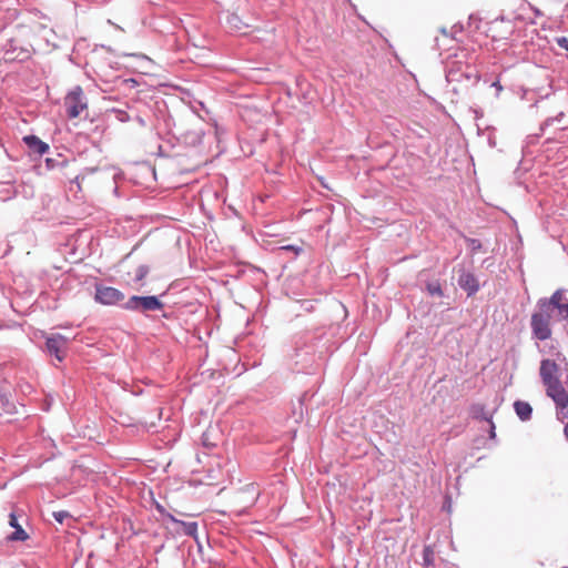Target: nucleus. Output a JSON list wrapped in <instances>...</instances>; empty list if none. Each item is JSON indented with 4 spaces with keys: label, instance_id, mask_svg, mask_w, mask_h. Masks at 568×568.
<instances>
[{
    "label": "nucleus",
    "instance_id": "obj_20",
    "mask_svg": "<svg viewBox=\"0 0 568 568\" xmlns=\"http://www.w3.org/2000/svg\"><path fill=\"white\" fill-rule=\"evenodd\" d=\"M556 42L561 49L568 51V38L559 37L556 39Z\"/></svg>",
    "mask_w": 568,
    "mask_h": 568
},
{
    "label": "nucleus",
    "instance_id": "obj_17",
    "mask_svg": "<svg viewBox=\"0 0 568 568\" xmlns=\"http://www.w3.org/2000/svg\"><path fill=\"white\" fill-rule=\"evenodd\" d=\"M148 273H149V267L146 265H140L134 271V277H133L134 282L135 283L142 282L146 277Z\"/></svg>",
    "mask_w": 568,
    "mask_h": 568
},
{
    "label": "nucleus",
    "instance_id": "obj_23",
    "mask_svg": "<svg viewBox=\"0 0 568 568\" xmlns=\"http://www.w3.org/2000/svg\"><path fill=\"white\" fill-rule=\"evenodd\" d=\"M564 434H565L566 439L568 440V422L566 423V425L564 427Z\"/></svg>",
    "mask_w": 568,
    "mask_h": 568
},
{
    "label": "nucleus",
    "instance_id": "obj_4",
    "mask_svg": "<svg viewBox=\"0 0 568 568\" xmlns=\"http://www.w3.org/2000/svg\"><path fill=\"white\" fill-rule=\"evenodd\" d=\"M64 106L70 119L81 115L87 110L88 103L80 87L75 88L64 98Z\"/></svg>",
    "mask_w": 568,
    "mask_h": 568
},
{
    "label": "nucleus",
    "instance_id": "obj_21",
    "mask_svg": "<svg viewBox=\"0 0 568 568\" xmlns=\"http://www.w3.org/2000/svg\"><path fill=\"white\" fill-rule=\"evenodd\" d=\"M9 524L13 528H17V526H20L18 524L17 517H16V515L13 513H11L10 516H9Z\"/></svg>",
    "mask_w": 568,
    "mask_h": 568
},
{
    "label": "nucleus",
    "instance_id": "obj_1",
    "mask_svg": "<svg viewBox=\"0 0 568 568\" xmlns=\"http://www.w3.org/2000/svg\"><path fill=\"white\" fill-rule=\"evenodd\" d=\"M550 349L554 351L552 355L555 358L554 359H550V358L542 359L540 362V367H539L540 378L542 381V384L546 387L547 395L557 389L562 388V385L558 377L559 369H560L558 362H560V363L566 362V357L560 351L556 349V347H554V346H551Z\"/></svg>",
    "mask_w": 568,
    "mask_h": 568
},
{
    "label": "nucleus",
    "instance_id": "obj_8",
    "mask_svg": "<svg viewBox=\"0 0 568 568\" xmlns=\"http://www.w3.org/2000/svg\"><path fill=\"white\" fill-rule=\"evenodd\" d=\"M68 339L62 335H52L47 338V348L51 355H54L59 362H62L67 355Z\"/></svg>",
    "mask_w": 568,
    "mask_h": 568
},
{
    "label": "nucleus",
    "instance_id": "obj_15",
    "mask_svg": "<svg viewBox=\"0 0 568 568\" xmlns=\"http://www.w3.org/2000/svg\"><path fill=\"white\" fill-rule=\"evenodd\" d=\"M29 538V535L21 526H17L16 530L8 536V540L10 541H24Z\"/></svg>",
    "mask_w": 568,
    "mask_h": 568
},
{
    "label": "nucleus",
    "instance_id": "obj_11",
    "mask_svg": "<svg viewBox=\"0 0 568 568\" xmlns=\"http://www.w3.org/2000/svg\"><path fill=\"white\" fill-rule=\"evenodd\" d=\"M459 285L463 288L468 290L469 294L477 292L479 288L477 280L471 274H463L459 277Z\"/></svg>",
    "mask_w": 568,
    "mask_h": 568
},
{
    "label": "nucleus",
    "instance_id": "obj_6",
    "mask_svg": "<svg viewBox=\"0 0 568 568\" xmlns=\"http://www.w3.org/2000/svg\"><path fill=\"white\" fill-rule=\"evenodd\" d=\"M130 310L158 311L163 304L156 296H132L125 304Z\"/></svg>",
    "mask_w": 568,
    "mask_h": 568
},
{
    "label": "nucleus",
    "instance_id": "obj_19",
    "mask_svg": "<svg viewBox=\"0 0 568 568\" xmlns=\"http://www.w3.org/2000/svg\"><path fill=\"white\" fill-rule=\"evenodd\" d=\"M53 517L57 521L62 524L65 518L70 517V514L65 510H60V511H54Z\"/></svg>",
    "mask_w": 568,
    "mask_h": 568
},
{
    "label": "nucleus",
    "instance_id": "obj_24",
    "mask_svg": "<svg viewBox=\"0 0 568 568\" xmlns=\"http://www.w3.org/2000/svg\"><path fill=\"white\" fill-rule=\"evenodd\" d=\"M494 87L498 88V89H501V85L497 84V83H494Z\"/></svg>",
    "mask_w": 568,
    "mask_h": 568
},
{
    "label": "nucleus",
    "instance_id": "obj_7",
    "mask_svg": "<svg viewBox=\"0 0 568 568\" xmlns=\"http://www.w3.org/2000/svg\"><path fill=\"white\" fill-rule=\"evenodd\" d=\"M547 396H549L556 404L557 418L561 422L566 419L568 420V393L566 389L562 387Z\"/></svg>",
    "mask_w": 568,
    "mask_h": 568
},
{
    "label": "nucleus",
    "instance_id": "obj_16",
    "mask_svg": "<svg viewBox=\"0 0 568 568\" xmlns=\"http://www.w3.org/2000/svg\"><path fill=\"white\" fill-rule=\"evenodd\" d=\"M434 556H435V554H434V550L432 549V547H429V546L424 547L423 560H424V565L426 567L434 565Z\"/></svg>",
    "mask_w": 568,
    "mask_h": 568
},
{
    "label": "nucleus",
    "instance_id": "obj_5",
    "mask_svg": "<svg viewBox=\"0 0 568 568\" xmlns=\"http://www.w3.org/2000/svg\"><path fill=\"white\" fill-rule=\"evenodd\" d=\"M95 301L102 305H118L124 301V294L114 287L97 286Z\"/></svg>",
    "mask_w": 568,
    "mask_h": 568
},
{
    "label": "nucleus",
    "instance_id": "obj_12",
    "mask_svg": "<svg viewBox=\"0 0 568 568\" xmlns=\"http://www.w3.org/2000/svg\"><path fill=\"white\" fill-rule=\"evenodd\" d=\"M514 408L521 420H528L531 417L532 408L529 403L517 400L514 404Z\"/></svg>",
    "mask_w": 568,
    "mask_h": 568
},
{
    "label": "nucleus",
    "instance_id": "obj_25",
    "mask_svg": "<svg viewBox=\"0 0 568 568\" xmlns=\"http://www.w3.org/2000/svg\"><path fill=\"white\" fill-rule=\"evenodd\" d=\"M494 87L498 88V89H501V85L497 84V83H494Z\"/></svg>",
    "mask_w": 568,
    "mask_h": 568
},
{
    "label": "nucleus",
    "instance_id": "obj_18",
    "mask_svg": "<svg viewBox=\"0 0 568 568\" xmlns=\"http://www.w3.org/2000/svg\"><path fill=\"white\" fill-rule=\"evenodd\" d=\"M427 291L430 295H437V296H443V290L440 287V284L435 282V283H429L427 285Z\"/></svg>",
    "mask_w": 568,
    "mask_h": 568
},
{
    "label": "nucleus",
    "instance_id": "obj_14",
    "mask_svg": "<svg viewBox=\"0 0 568 568\" xmlns=\"http://www.w3.org/2000/svg\"><path fill=\"white\" fill-rule=\"evenodd\" d=\"M215 434H216L215 429L207 428L202 435L203 446H205L207 448L216 447L217 443L215 440L216 439Z\"/></svg>",
    "mask_w": 568,
    "mask_h": 568
},
{
    "label": "nucleus",
    "instance_id": "obj_3",
    "mask_svg": "<svg viewBox=\"0 0 568 568\" xmlns=\"http://www.w3.org/2000/svg\"><path fill=\"white\" fill-rule=\"evenodd\" d=\"M514 30L515 28L510 20L500 18L488 22L486 28V34L493 41L497 42L509 39L514 33Z\"/></svg>",
    "mask_w": 568,
    "mask_h": 568
},
{
    "label": "nucleus",
    "instance_id": "obj_9",
    "mask_svg": "<svg viewBox=\"0 0 568 568\" xmlns=\"http://www.w3.org/2000/svg\"><path fill=\"white\" fill-rule=\"evenodd\" d=\"M564 293L561 290H557L550 298H540L537 303V306H541L542 308L552 313L555 308L561 312V307L565 306L566 303H562Z\"/></svg>",
    "mask_w": 568,
    "mask_h": 568
},
{
    "label": "nucleus",
    "instance_id": "obj_10",
    "mask_svg": "<svg viewBox=\"0 0 568 568\" xmlns=\"http://www.w3.org/2000/svg\"><path fill=\"white\" fill-rule=\"evenodd\" d=\"M23 142L28 145V148L32 152H34V153H37L39 155L44 154L49 150V145L47 143H44L43 141H41L36 135H26L23 138Z\"/></svg>",
    "mask_w": 568,
    "mask_h": 568
},
{
    "label": "nucleus",
    "instance_id": "obj_22",
    "mask_svg": "<svg viewBox=\"0 0 568 568\" xmlns=\"http://www.w3.org/2000/svg\"><path fill=\"white\" fill-rule=\"evenodd\" d=\"M559 313L566 321H568V303H566L565 306L561 307V312Z\"/></svg>",
    "mask_w": 568,
    "mask_h": 568
},
{
    "label": "nucleus",
    "instance_id": "obj_26",
    "mask_svg": "<svg viewBox=\"0 0 568 568\" xmlns=\"http://www.w3.org/2000/svg\"><path fill=\"white\" fill-rule=\"evenodd\" d=\"M494 87L498 88V89H501V85L497 84V83H494Z\"/></svg>",
    "mask_w": 568,
    "mask_h": 568
},
{
    "label": "nucleus",
    "instance_id": "obj_2",
    "mask_svg": "<svg viewBox=\"0 0 568 568\" xmlns=\"http://www.w3.org/2000/svg\"><path fill=\"white\" fill-rule=\"evenodd\" d=\"M551 318L552 313L541 306H537V311L532 313L530 318L531 333L535 338L546 341L551 337Z\"/></svg>",
    "mask_w": 568,
    "mask_h": 568
},
{
    "label": "nucleus",
    "instance_id": "obj_13",
    "mask_svg": "<svg viewBox=\"0 0 568 568\" xmlns=\"http://www.w3.org/2000/svg\"><path fill=\"white\" fill-rule=\"evenodd\" d=\"M170 519L180 525L181 526V531L184 532L185 535L187 536H192V537H195L196 535V531H197V524L192 521V523H186V521H182V520H179L176 518H174L173 516H169Z\"/></svg>",
    "mask_w": 568,
    "mask_h": 568
}]
</instances>
